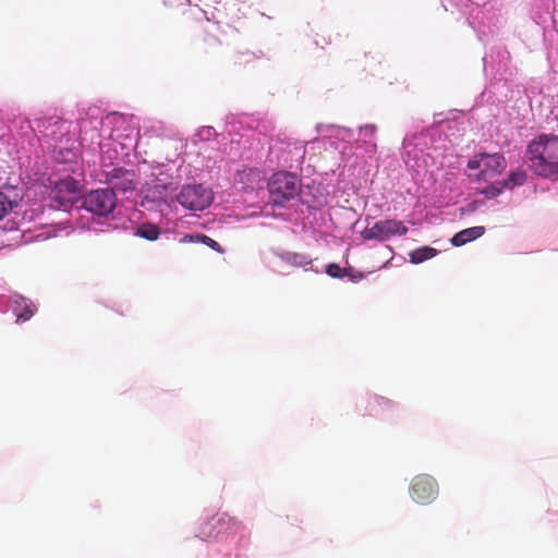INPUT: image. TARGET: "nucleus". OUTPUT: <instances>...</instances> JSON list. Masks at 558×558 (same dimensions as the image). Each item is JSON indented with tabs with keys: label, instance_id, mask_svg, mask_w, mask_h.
<instances>
[{
	"label": "nucleus",
	"instance_id": "6e6552de",
	"mask_svg": "<svg viewBox=\"0 0 558 558\" xmlns=\"http://www.w3.org/2000/svg\"><path fill=\"white\" fill-rule=\"evenodd\" d=\"M410 495L415 502L427 505L435 500L437 497L438 485L436 481L429 475H417L411 483Z\"/></svg>",
	"mask_w": 558,
	"mask_h": 558
},
{
	"label": "nucleus",
	"instance_id": "f257e3e1",
	"mask_svg": "<svg viewBox=\"0 0 558 558\" xmlns=\"http://www.w3.org/2000/svg\"><path fill=\"white\" fill-rule=\"evenodd\" d=\"M530 169L538 177L558 175V135L539 134L526 147Z\"/></svg>",
	"mask_w": 558,
	"mask_h": 558
},
{
	"label": "nucleus",
	"instance_id": "4be33fe9",
	"mask_svg": "<svg viewBox=\"0 0 558 558\" xmlns=\"http://www.w3.org/2000/svg\"><path fill=\"white\" fill-rule=\"evenodd\" d=\"M504 187L502 184L499 182L497 184L489 185L481 191V193L487 197V198H494L501 194Z\"/></svg>",
	"mask_w": 558,
	"mask_h": 558
},
{
	"label": "nucleus",
	"instance_id": "20e7f679",
	"mask_svg": "<svg viewBox=\"0 0 558 558\" xmlns=\"http://www.w3.org/2000/svg\"><path fill=\"white\" fill-rule=\"evenodd\" d=\"M116 206V192L109 189L92 190L82 198V207L97 216L111 214Z\"/></svg>",
	"mask_w": 558,
	"mask_h": 558
},
{
	"label": "nucleus",
	"instance_id": "ddd939ff",
	"mask_svg": "<svg viewBox=\"0 0 558 558\" xmlns=\"http://www.w3.org/2000/svg\"><path fill=\"white\" fill-rule=\"evenodd\" d=\"M393 403L391 400L380 397V396H371L367 399L366 410L371 416H383L388 410L392 409Z\"/></svg>",
	"mask_w": 558,
	"mask_h": 558
},
{
	"label": "nucleus",
	"instance_id": "f03ea898",
	"mask_svg": "<svg viewBox=\"0 0 558 558\" xmlns=\"http://www.w3.org/2000/svg\"><path fill=\"white\" fill-rule=\"evenodd\" d=\"M269 203L283 206L299 194L296 178L288 172L275 173L268 182Z\"/></svg>",
	"mask_w": 558,
	"mask_h": 558
},
{
	"label": "nucleus",
	"instance_id": "39448f33",
	"mask_svg": "<svg viewBox=\"0 0 558 558\" xmlns=\"http://www.w3.org/2000/svg\"><path fill=\"white\" fill-rule=\"evenodd\" d=\"M239 529L240 523L234 518L227 513H217L201 526L199 536L203 539H214L235 533Z\"/></svg>",
	"mask_w": 558,
	"mask_h": 558
},
{
	"label": "nucleus",
	"instance_id": "f8f14e48",
	"mask_svg": "<svg viewBox=\"0 0 558 558\" xmlns=\"http://www.w3.org/2000/svg\"><path fill=\"white\" fill-rule=\"evenodd\" d=\"M13 303V312L16 315V322H26L31 317H33L36 307L34 303L23 296H14L12 300Z\"/></svg>",
	"mask_w": 558,
	"mask_h": 558
},
{
	"label": "nucleus",
	"instance_id": "412c9836",
	"mask_svg": "<svg viewBox=\"0 0 558 558\" xmlns=\"http://www.w3.org/2000/svg\"><path fill=\"white\" fill-rule=\"evenodd\" d=\"M351 269L341 268L338 264H328L326 267V272L328 276L332 278H343L349 275Z\"/></svg>",
	"mask_w": 558,
	"mask_h": 558
},
{
	"label": "nucleus",
	"instance_id": "aec40b11",
	"mask_svg": "<svg viewBox=\"0 0 558 558\" xmlns=\"http://www.w3.org/2000/svg\"><path fill=\"white\" fill-rule=\"evenodd\" d=\"M16 206V201L0 191V220Z\"/></svg>",
	"mask_w": 558,
	"mask_h": 558
},
{
	"label": "nucleus",
	"instance_id": "7ed1b4c3",
	"mask_svg": "<svg viewBox=\"0 0 558 558\" xmlns=\"http://www.w3.org/2000/svg\"><path fill=\"white\" fill-rule=\"evenodd\" d=\"M470 170H478L475 175L478 181H488L501 174L507 168V160L501 154L481 153L468 162Z\"/></svg>",
	"mask_w": 558,
	"mask_h": 558
},
{
	"label": "nucleus",
	"instance_id": "393cba45",
	"mask_svg": "<svg viewBox=\"0 0 558 558\" xmlns=\"http://www.w3.org/2000/svg\"><path fill=\"white\" fill-rule=\"evenodd\" d=\"M353 281H357L363 279L364 275L362 272H359L357 275H349Z\"/></svg>",
	"mask_w": 558,
	"mask_h": 558
},
{
	"label": "nucleus",
	"instance_id": "1a4fd4ad",
	"mask_svg": "<svg viewBox=\"0 0 558 558\" xmlns=\"http://www.w3.org/2000/svg\"><path fill=\"white\" fill-rule=\"evenodd\" d=\"M135 174L133 171L122 168H114L106 173V182L110 185L109 190L128 192L133 191L136 186Z\"/></svg>",
	"mask_w": 558,
	"mask_h": 558
},
{
	"label": "nucleus",
	"instance_id": "5701e85b",
	"mask_svg": "<svg viewBox=\"0 0 558 558\" xmlns=\"http://www.w3.org/2000/svg\"><path fill=\"white\" fill-rule=\"evenodd\" d=\"M165 3L171 8L182 9L184 10L190 5V0H166Z\"/></svg>",
	"mask_w": 558,
	"mask_h": 558
},
{
	"label": "nucleus",
	"instance_id": "a211bd4d",
	"mask_svg": "<svg viewBox=\"0 0 558 558\" xmlns=\"http://www.w3.org/2000/svg\"><path fill=\"white\" fill-rule=\"evenodd\" d=\"M526 180V174L522 170L512 171L507 180L502 181V187L512 189L518 185H522Z\"/></svg>",
	"mask_w": 558,
	"mask_h": 558
},
{
	"label": "nucleus",
	"instance_id": "9d476101",
	"mask_svg": "<svg viewBox=\"0 0 558 558\" xmlns=\"http://www.w3.org/2000/svg\"><path fill=\"white\" fill-rule=\"evenodd\" d=\"M54 193V199L58 201L61 206H65L73 202L72 195L77 193V182L71 178L61 180L57 183Z\"/></svg>",
	"mask_w": 558,
	"mask_h": 558
},
{
	"label": "nucleus",
	"instance_id": "2eb2a0df",
	"mask_svg": "<svg viewBox=\"0 0 558 558\" xmlns=\"http://www.w3.org/2000/svg\"><path fill=\"white\" fill-rule=\"evenodd\" d=\"M181 242L182 243H203L220 254L225 253V250L222 248V246L217 241H215L214 239H211L210 236H208L206 234H202V233L186 234L181 239Z\"/></svg>",
	"mask_w": 558,
	"mask_h": 558
},
{
	"label": "nucleus",
	"instance_id": "f3484780",
	"mask_svg": "<svg viewBox=\"0 0 558 558\" xmlns=\"http://www.w3.org/2000/svg\"><path fill=\"white\" fill-rule=\"evenodd\" d=\"M437 255V250L430 246H423L412 251L410 256V262L413 264H421L427 259L433 258Z\"/></svg>",
	"mask_w": 558,
	"mask_h": 558
},
{
	"label": "nucleus",
	"instance_id": "0eeeda50",
	"mask_svg": "<svg viewBox=\"0 0 558 558\" xmlns=\"http://www.w3.org/2000/svg\"><path fill=\"white\" fill-rule=\"evenodd\" d=\"M177 199L187 209L203 210L211 204L213 192L203 185H186L182 187Z\"/></svg>",
	"mask_w": 558,
	"mask_h": 558
},
{
	"label": "nucleus",
	"instance_id": "dca6fc26",
	"mask_svg": "<svg viewBox=\"0 0 558 558\" xmlns=\"http://www.w3.org/2000/svg\"><path fill=\"white\" fill-rule=\"evenodd\" d=\"M135 235L148 241H156L160 235V230L156 225L145 222L136 228Z\"/></svg>",
	"mask_w": 558,
	"mask_h": 558
},
{
	"label": "nucleus",
	"instance_id": "b1692460",
	"mask_svg": "<svg viewBox=\"0 0 558 558\" xmlns=\"http://www.w3.org/2000/svg\"><path fill=\"white\" fill-rule=\"evenodd\" d=\"M360 131L364 137H372L376 133V126L373 124H368V125L362 126L360 129Z\"/></svg>",
	"mask_w": 558,
	"mask_h": 558
},
{
	"label": "nucleus",
	"instance_id": "423d86ee",
	"mask_svg": "<svg viewBox=\"0 0 558 558\" xmlns=\"http://www.w3.org/2000/svg\"><path fill=\"white\" fill-rule=\"evenodd\" d=\"M409 229L403 225L402 221L396 219H385L375 222L372 227L365 228L361 232V236L365 241L376 240L384 242L395 235H404Z\"/></svg>",
	"mask_w": 558,
	"mask_h": 558
},
{
	"label": "nucleus",
	"instance_id": "4468645a",
	"mask_svg": "<svg viewBox=\"0 0 558 558\" xmlns=\"http://www.w3.org/2000/svg\"><path fill=\"white\" fill-rule=\"evenodd\" d=\"M484 232H485V228L481 227V226L468 228V229H464V230L456 233L451 239V243L454 246H462V245L466 244L468 242H471V241L476 240L477 238L482 236L484 234Z\"/></svg>",
	"mask_w": 558,
	"mask_h": 558
},
{
	"label": "nucleus",
	"instance_id": "9b49d317",
	"mask_svg": "<svg viewBox=\"0 0 558 558\" xmlns=\"http://www.w3.org/2000/svg\"><path fill=\"white\" fill-rule=\"evenodd\" d=\"M36 126L39 132L44 133L45 136H50L56 142L61 143V138H58L57 136V130L61 131L68 125L62 119L58 117H51L49 119L36 120Z\"/></svg>",
	"mask_w": 558,
	"mask_h": 558
},
{
	"label": "nucleus",
	"instance_id": "6ab92c4d",
	"mask_svg": "<svg viewBox=\"0 0 558 558\" xmlns=\"http://www.w3.org/2000/svg\"><path fill=\"white\" fill-rule=\"evenodd\" d=\"M281 258L286 263L291 264L296 267H304L311 263V259L306 255L300 254V253H284L281 256Z\"/></svg>",
	"mask_w": 558,
	"mask_h": 558
}]
</instances>
